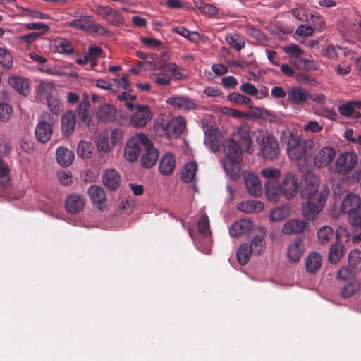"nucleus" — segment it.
Here are the masks:
<instances>
[{"instance_id": "nucleus-17", "label": "nucleus", "mask_w": 361, "mask_h": 361, "mask_svg": "<svg viewBox=\"0 0 361 361\" xmlns=\"http://www.w3.org/2000/svg\"><path fill=\"white\" fill-rule=\"evenodd\" d=\"M309 99L307 90L300 87H293L287 93V100L293 104L302 105Z\"/></svg>"}, {"instance_id": "nucleus-56", "label": "nucleus", "mask_w": 361, "mask_h": 361, "mask_svg": "<svg viewBox=\"0 0 361 361\" xmlns=\"http://www.w3.org/2000/svg\"><path fill=\"white\" fill-rule=\"evenodd\" d=\"M106 22L111 25L120 26L124 23L123 16L117 12L116 10H112V12L109 14L106 18Z\"/></svg>"}, {"instance_id": "nucleus-51", "label": "nucleus", "mask_w": 361, "mask_h": 361, "mask_svg": "<svg viewBox=\"0 0 361 361\" xmlns=\"http://www.w3.org/2000/svg\"><path fill=\"white\" fill-rule=\"evenodd\" d=\"M197 228L200 233L204 237H207L211 234L209 219L207 215H203L200 217L197 223Z\"/></svg>"}, {"instance_id": "nucleus-10", "label": "nucleus", "mask_w": 361, "mask_h": 361, "mask_svg": "<svg viewBox=\"0 0 361 361\" xmlns=\"http://www.w3.org/2000/svg\"><path fill=\"white\" fill-rule=\"evenodd\" d=\"M336 156V150L332 147L325 146L314 150L313 154L314 164L317 167L322 168L330 165Z\"/></svg>"}, {"instance_id": "nucleus-19", "label": "nucleus", "mask_w": 361, "mask_h": 361, "mask_svg": "<svg viewBox=\"0 0 361 361\" xmlns=\"http://www.w3.org/2000/svg\"><path fill=\"white\" fill-rule=\"evenodd\" d=\"M204 142L212 152H218L221 147L219 132L215 129H207L205 132Z\"/></svg>"}, {"instance_id": "nucleus-24", "label": "nucleus", "mask_w": 361, "mask_h": 361, "mask_svg": "<svg viewBox=\"0 0 361 361\" xmlns=\"http://www.w3.org/2000/svg\"><path fill=\"white\" fill-rule=\"evenodd\" d=\"M252 221L250 219H241L235 221L229 229L232 237H238L248 232L252 227Z\"/></svg>"}, {"instance_id": "nucleus-48", "label": "nucleus", "mask_w": 361, "mask_h": 361, "mask_svg": "<svg viewBox=\"0 0 361 361\" xmlns=\"http://www.w3.org/2000/svg\"><path fill=\"white\" fill-rule=\"evenodd\" d=\"M114 145L111 142L109 138L106 135H101L97 140V148L99 152L107 153L111 152Z\"/></svg>"}, {"instance_id": "nucleus-42", "label": "nucleus", "mask_w": 361, "mask_h": 361, "mask_svg": "<svg viewBox=\"0 0 361 361\" xmlns=\"http://www.w3.org/2000/svg\"><path fill=\"white\" fill-rule=\"evenodd\" d=\"M289 215V207L287 206H281L272 209L270 212L269 218L272 221H280L288 217Z\"/></svg>"}, {"instance_id": "nucleus-46", "label": "nucleus", "mask_w": 361, "mask_h": 361, "mask_svg": "<svg viewBox=\"0 0 361 361\" xmlns=\"http://www.w3.org/2000/svg\"><path fill=\"white\" fill-rule=\"evenodd\" d=\"M93 147L91 142L81 140L79 142L77 149V154L79 157L86 159L92 154Z\"/></svg>"}, {"instance_id": "nucleus-43", "label": "nucleus", "mask_w": 361, "mask_h": 361, "mask_svg": "<svg viewBox=\"0 0 361 361\" xmlns=\"http://www.w3.org/2000/svg\"><path fill=\"white\" fill-rule=\"evenodd\" d=\"M343 255V245L341 243L336 242L331 245L329 252V260L332 264L337 263Z\"/></svg>"}, {"instance_id": "nucleus-31", "label": "nucleus", "mask_w": 361, "mask_h": 361, "mask_svg": "<svg viewBox=\"0 0 361 361\" xmlns=\"http://www.w3.org/2000/svg\"><path fill=\"white\" fill-rule=\"evenodd\" d=\"M159 72L152 73V80L158 85H169L171 82V77L169 72L164 68V64L157 68Z\"/></svg>"}, {"instance_id": "nucleus-47", "label": "nucleus", "mask_w": 361, "mask_h": 361, "mask_svg": "<svg viewBox=\"0 0 361 361\" xmlns=\"http://www.w3.org/2000/svg\"><path fill=\"white\" fill-rule=\"evenodd\" d=\"M9 171L8 165L0 158V187L5 188L8 185Z\"/></svg>"}, {"instance_id": "nucleus-21", "label": "nucleus", "mask_w": 361, "mask_h": 361, "mask_svg": "<svg viewBox=\"0 0 361 361\" xmlns=\"http://www.w3.org/2000/svg\"><path fill=\"white\" fill-rule=\"evenodd\" d=\"M307 223L302 219H293L288 221L282 227V233L285 235H293L304 231Z\"/></svg>"}, {"instance_id": "nucleus-58", "label": "nucleus", "mask_w": 361, "mask_h": 361, "mask_svg": "<svg viewBox=\"0 0 361 361\" xmlns=\"http://www.w3.org/2000/svg\"><path fill=\"white\" fill-rule=\"evenodd\" d=\"M348 262L350 266L353 268L361 267V251L354 250L349 253Z\"/></svg>"}, {"instance_id": "nucleus-62", "label": "nucleus", "mask_w": 361, "mask_h": 361, "mask_svg": "<svg viewBox=\"0 0 361 361\" xmlns=\"http://www.w3.org/2000/svg\"><path fill=\"white\" fill-rule=\"evenodd\" d=\"M38 37L39 34H35V32H31L29 34L20 36L18 39L19 43L22 44H25L27 47H28Z\"/></svg>"}, {"instance_id": "nucleus-34", "label": "nucleus", "mask_w": 361, "mask_h": 361, "mask_svg": "<svg viewBox=\"0 0 361 361\" xmlns=\"http://www.w3.org/2000/svg\"><path fill=\"white\" fill-rule=\"evenodd\" d=\"M355 109H361V101L351 100L338 107L339 113L345 117L351 116Z\"/></svg>"}, {"instance_id": "nucleus-29", "label": "nucleus", "mask_w": 361, "mask_h": 361, "mask_svg": "<svg viewBox=\"0 0 361 361\" xmlns=\"http://www.w3.org/2000/svg\"><path fill=\"white\" fill-rule=\"evenodd\" d=\"M116 115V109L110 104H104L97 111V118L104 122H111L115 120Z\"/></svg>"}, {"instance_id": "nucleus-25", "label": "nucleus", "mask_w": 361, "mask_h": 361, "mask_svg": "<svg viewBox=\"0 0 361 361\" xmlns=\"http://www.w3.org/2000/svg\"><path fill=\"white\" fill-rule=\"evenodd\" d=\"M73 152L64 147H59L56 151V159L57 163L63 167L70 166L74 160Z\"/></svg>"}, {"instance_id": "nucleus-54", "label": "nucleus", "mask_w": 361, "mask_h": 361, "mask_svg": "<svg viewBox=\"0 0 361 361\" xmlns=\"http://www.w3.org/2000/svg\"><path fill=\"white\" fill-rule=\"evenodd\" d=\"M0 63L6 69L13 66V56L5 48L0 47Z\"/></svg>"}, {"instance_id": "nucleus-57", "label": "nucleus", "mask_w": 361, "mask_h": 361, "mask_svg": "<svg viewBox=\"0 0 361 361\" xmlns=\"http://www.w3.org/2000/svg\"><path fill=\"white\" fill-rule=\"evenodd\" d=\"M261 175L267 180L277 181L281 173L277 169L267 168L261 171Z\"/></svg>"}, {"instance_id": "nucleus-12", "label": "nucleus", "mask_w": 361, "mask_h": 361, "mask_svg": "<svg viewBox=\"0 0 361 361\" xmlns=\"http://www.w3.org/2000/svg\"><path fill=\"white\" fill-rule=\"evenodd\" d=\"M283 51L288 54L290 62L298 69L301 70L305 62L304 51L297 44H290L283 47Z\"/></svg>"}, {"instance_id": "nucleus-41", "label": "nucleus", "mask_w": 361, "mask_h": 361, "mask_svg": "<svg viewBox=\"0 0 361 361\" xmlns=\"http://www.w3.org/2000/svg\"><path fill=\"white\" fill-rule=\"evenodd\" d=\"M225 40L230 47L238 51L243 49L245 46V40L237 33L226 35Z\"/></svg>"}, {"instance_id": "nucleus-26", "label": "nucleus", "mask_w": 361, "mask_h": 361, "mask_svg": "<svg viewBox=\"0 0 361 361\" xmlns=\"http://www.w3.org/2000/svg\"><path fill=\"white\" fill-rule=\"evenodd\" d=\"M159 157L158 150L153 147L152 142L149 146H145V152L142 156V164L145 168L153 166Z\"/></svg>"}, {"instance_id": "nucleus-22", "label": "nucleus", "mask_w": 361, "mask_h": 361, "mask_svg": "<svg viewBox=\"0 0 361 361\" xmlns=\"http://www.w3.org/2000/svg\"><path fill=\"white\" fill-rule=\"evenodd\" d=\"M61 131L66 136L73 133L75 126V115L72 111H67L61 116Z\"/></svg>"}, {"instance_id": "nucleus-55", "label": "nucleus", "mask_w": 361, "mask_h": 361, "mask_svg": "<svg viewBox=\"0 0 361 361\" xmlns=\"http://www.w3.org/2000/svg\"><path fill=\"white\" fill-rule=\"evenodd\" d=\"M24 27L29 30H37L35 34H39V37L46 33L49 30V27L44 23H30L24 25Z\"/></svg>"}, {"instance_id": "nucleus-53", "label": "nucleus", "mask_w": 361, "mask_h": 361, "mask_svg": "<svg viewBox=\"0 0 361 361\" xmlns=\"http://www.w3.org/2000/svg\"><path fill=\"white\" fill-rule=\"evenodd\" d=\"M335 237L336 242L342 243V241L348 242L350 238V231L345 226H339L336 228Z\"/></svg>"}, {"instance_id": "nucleus-61", "label": "nucleus", "mask_w": 361, "mask_h": 361, "mask_svg": "<svg viewBox=\"0 0 361 361\" xmlns=\"http://www.w3.org/2000/svg\"><path fill=\"white\" fill-rule=\"evenodd\" d=\"M295 79L299 83L304 85H313L316 82L314 78H312L310 75L303 73H296Z\"/></svg>"}, {"instance_id": "nucleus-36", "label": "nucleus", "mask_w": 361, "mask_h": 361, "mask_svg": "<svg viewBox=\"0 0 361 361\" xmlns=\"http://www.w3.org/2000/svg\"><path fill=\"white\" fill-rule=\"evenodd\" d=\"M252 253H253L252 250L249 246V244H242L236 251V257L238 263L241 265L246 264L249 262Z\"/></svg>"}, {"instance_id": "nucleus-9", "label": "nucleus", "mask_w": 361, "mask_h": 361, "mask_svg": "<svg viewBox=\"0 0 361 361\" xmlns=\"http://www.w3.org/2000/svg\"><path fill=\"white\" fill-rule=\"evenodd\" d=\"M153 114L147 105H136V111L130 116V123L135 128L145 127L152 118Z\"/></svg>"}, {"instance_id": "nucleus-39", "label": "nucleus", "mask_w": 361, "mask_h": 361, "mask_svg": "<svg viewBox=\"0 0 361 361\" xmlns=\"http://www.w3.org/2000/svg\"><path fill=\"white\" fill-rule=\"evenodd\" d=\"M172 32L177 33L191 42L197 43L200 41V36L197 32L190 31L183 26H178L172 29Z\"/></svg>"}, {"instance_id": "nucleus-6", "label": "nucleus", "mask_w": 361, "mask_h": 361, "mask_svg": "<svg viewBox=\"0 0 361 361\" xmlns=\"http://www.w3.org/2000/svg\"><path fill=\"white\" fill-rule=\"evenodd\" d=\"M157 126L168 137H178L183 133L186 121L183 116H179L171 119L161 118L160 122L157 121Z\"/></svg>"}, {"instance_id": "nucleus-44", "label": "nucleus", "mask_w": 361, "mask_h": 361, "mask_svg": "<svg viewBox=\"0 0 361 361\" xmlns=\"http://www.w3.org/2000/svg\"><path fill=\"white\" fill-rule=\"evenodd\" d=\"M90 107V104L87 101L82 100L79 102L77 108L76 113L79 118L78 123L79 124L84 123L88 118L89 112L88 109Z\"/></svg>"}, {"instance_id": "nucleus-64", "label": "nucleus", "mask_w": 361, "mask_h": 361, "mask_svg": "<svg viewBox=\"0 0 361 361\" xmlns=\"http://www.w3.org/2000/svg\"><path fill=\"white\" fill-rule=\"evenodd\" d=\"M48 106L52 114L57 115L61 110V105L60 102L56 100L54 97L47 99Z\"/></svg>"}, {"instance_id": "nucleus-50", "label": "nucleus", "mask_w": 361, "mask_h": 361, "mask_svg": "<svg viewBox=\"0 0 361 361\" xmlns=\"http://www.w3.org/2000/svg\"><path fill=\"white\" fill-rule=\"evenodd\" d=\"M54 46L60 54H70L73 50L70 42L64 39H56Z\"/></svg>"}, {"instance_id": "nucleus-2", "label": "nucleus", "mask_w": 361, "mask_h": 361, "mask_svg": "<svg viewBox=\"0 0 361 361\" xmlns=\"http://www.w3.org/2000/svg\"><path fill=\"white\" fill-rule=\"evenodd\" d=\"M281 142L286 143L288 158L297 161L298 167L301 171H307V141L290 130L281 133Z\"/></svg>"}, {"instance_id": "nucleus-7", "label": "nucleus", "mask_w": 361, "mask_h": 361, "mask_svg": "<svg viewBox=\"0 0 361 361\" xmlns=\"http://www.w3.org/2000/svg\"><path fill=\"white\" fill-rule=\"evenodd\" d=\"M56 119L49 113H44L42 115V118L35 128V137L37 140L42 142H48L53 133L52 124L54 123Z\"/></svg>"}, {"instance_id": "nucleus-35", "label": "nucleus", "mask_w": 361, "mask_h": 361, "mask_svg": "<svg viewBox=\"0 0 361 361\" xmlns=\"http://www.w3.org/2000/svg\"><path fill=\"white\" fill-rule=\"evenodd\" d=\"M55 85L51 81H40L37 85L36 92L41 97L47 99L53 97L52 94L54 90Z\"/></svg>"}, {"instance_id": "nucleus-27", "label": "nucleus", "mask_w": 361, "mask_h": 361, "mask_svg": "<svg viewBox=\"0 0 361 361\" xmlns=\"http://www.w3.org/2000/svg\"><path fill=\"white\" fill-rule=\"evenodd\" d=\"M176 167L175 157L170 153H166L161 159L159 171L161 174L167 176L171 174Z\"/></svg>"}, {"instance_id": "nucleus-38", "label": "nucleus", "mask_w": 361, "mask_h": 361, "mask_svg": "<svg viewBox=\"0 0 361 361\" xmlns=\"http://www.w3.org/2000/svg\"><path fill=\"white\" fill-rule=\"evenodd\" d=\"M164 68L169 72L171 80L181 81L186 79L187 76L182 72V68L175 63H167L164 64Z\"/></svg>"}, {"instance_id": "nucleus-60", "label": "nucleus", "mask_w": 361, "mask_h": 361, "mask_svg": "<svg viewBox=\"0 0 361 361\" xmlns=\"http://www.w3.org/2000/svg\"><path fill=\"white\" fill-rule=\"evenodd\" d=\"M291 13L298 20L305 22L309 20L307 10L303 7H296L291 10Z\"/></svg>"}, {"instance_id": "nucleus-32", "label": "nucleus", "mask_w": 361, "mask_h": 361, "mask_svg": "<svg viewBox=\"0 0 361 361\" xmlns=\"http://www.w3.org/2000/svg\"><path fill=\"white\" fill-rule=\"evenodd\" d=\"M197 168V164L195 161L186 163L181 171V180L186 183L192 182L195 179Z\"/></svg>"}, {"instance_id": "nucleus-40", "label": "nucleus", "mask_w": 361, "mask_h": 361, "mask_svg": "<svg viewBox=\"0 0 361 361\" xmlns=\"http://www.w3.org/2000/svg\"><path fill=\"white\" fill-rule=\"evenodd\" d=\"M238 209L245 213L259 212L264 209V204L257 200L245 201L238 205Z\"/></svg>"}, {"instance_id": "nucleus-5", "label": "nucleus", "mask_w": 361, "mask_h": 361, "mask_svg": "<svg viewBox=\"0 0 361 361\" xmlns=\"http://www.w3.org/2000/svg\"><path fill=\"white\" fill-rule=\"evenodd\" d=\"M151 140L143 133L137 134V135L130 138L125 147L124 156L127 161L133 162L135 161L140 152L141 145L149 146Z\"/></svg>"}, {"instance_id": "nucleus-23", "label": "nucleus", "mask_w": 361, "mask_h": 361, "mask_svg": "<svg viewBox=\"0 0 361 361\" xmlns=\"http://www.w3.org/2000/svg\"><path fill=\"white\" fill-rule=\"evenodd\" d=\"M9 85L19 94L27 95L30 93V87L29 80L20 76L10 77Z\"/></svg>"}, {"instance_id": "nucleus-59", "label": "nucleus", "mask_w": 361, "mask_h": 361, "mask_svg": "<svg viewBox=\"0 0 361 361\" xmlns=\"http://www.w3.org/2000/svg\"><path fill=\"white\" fill-rule=\"evenodd\" d=\"M13 112L12 107L8 104L1 103L0 104V121L2 122L8 121Z\"/></svg>"}, {"instance_id": "nucleus-16", "label": "nucleus", "mask_w": 361, "mask_h": 361, "mask_svg": "<svg viewBox=\"0 0 361 361\" xmlns=\"http://www.w3.org/2000/svg\"><path fill=\"white\" fill-rule=\"evenodd\" d=\"M102 181L109 190H116L121 185V178L116 169H109L104 172Z\"/></svg>"}, {"instance_id": "nucleus-3", "label": "nucleus", "mask_w": 361, "mask_h": 361, "mask_svg": "<svg viewBox=\"0 0 361 361\" xmlns=\"http://www.w3.org/2000/svg\"><path fill=\"white\" fill-rule=\"evenodd\" d=\"M358 157L354 152H345L338 156L334 166H330L329 170L338 175L347 176L357 164Z\"/></svg>"}, {"instance_id": "nucleus-11", "label": "nucleus", "mask_w": 361, "mask_h": 361, "mask_svg": "<svg viewBox=\"0 0 361 361\" xmlns=\"http://www.w3.org/2000/svg\"><path fill=\"white\" fill-rule=\"evenodd\" d=\"M166 103L174 109L180 111H192L197 109L196 102L187 96L174 95L166 99Z\"/></svg>"}, {"instance_id": "nucleus-18", "label": "nucleus", "mask_w": 361, "mask_h": 361, "mask_svg": "<svg viewBox=\"0 0 361 361\" xmlns=\"http://www.w3.org/2000/svg\"><path fill=\"white\" fill-rule=\"evenodd\" d=\"M304 252V243L301 239L297 238L288 247L287 257L291 262L296 263L300 261Z\"/></svg>"}, {"instance_id": "nucleus-28", "label": "nucleus", "mask_w": 361, "mask_h": 361, "mask_svg": "<svg viewBox=\"0 0 361 361\" xmlns=\"http://www.w3.org/2000/svg\"><path fill=\"white\" fill-rule=\"evenodd\" d=\"M267 198L272 202H276L280 195H282L281 183L277 181L267 180L264 184Z\"/></svg>"}, {"instance_id": "nucleus-63", "label": "nucleus", "mask_w": 361, "mask_h": 361, "mask_svg": "<svg viewBox=\"0 0 361 361\" xmlns=\"http://www.w3.org/2000/svg\"><path fill=\"white\" fill-rule=\"evenodd\" d=\"M314 32V29L310 25H300L296 30L295 34L299 36L309 37L311 36Z\"/></svg>"}, {"instance_id": "nucleus-33", "label": "nucleus", "mask_w": 361, "mask_h": 361, "mask_svg": "<svg viewBox=\"0 0 361 361\" xmlns=\"http://www.w3.org/2000/svg\"><path fill=\"white\" fill-rule=\"evenodd\" d=\"M239 145L244 148L247 152H251L252 140L250 135V132L247 126H241L238 131Z\"/></svg>"}, {"instance_id": "nucleus-1", "label": "nucleus", "mask_w": 361, "mask_h": 361, "mask_svg": "<svg viewBox=\"0 0 361 361\" xmlns=\"http://www.w3.org/2000/svg\"><path fill=\"white\" fill-rule=\"evenodd\" d=\"M303 181L304 183L301 184L293 173H285L281 180L282 195L290 200L295 197L300 189L302 196L307 197V202L302 208V215L307 220H314L324 207L326 197L318 191L317 176L312 173H306Z\"/></svg>"}, {"instance_id": "nucleus-37", "label": "nucleus", "mask_w": 361, "mask_h": 361, "mask_svg": "<svg viewBox=\"0 0 361 361\" xmlns=\"http://www.w3.org/2000/svg\"><path fill=\"white\" fill-rule=\"evenodd\" d=\"M335 232L334 229L328 226L321 227L317 231V237L319 242L322 245L328 244L334 239Z\"/></svg>"}, {"instance_id": "nucleus-52", "label": "nucleus", "mask_w": 361, "mask_h": 361, "mask_svg": "<svg viewBox=\"0 0 361 361\" xmlns=\"http://www.w3.org/2000/svg\"><path fill=\"white\" fill-rule=\"evenodd\" d=\"M252 247V252L257 255H259L264 248V236L256 235L255 236L251 243L249 245Z\"/></svg>"}, {"instance_id": "nucleus-14", "label": "nucleus", "mask_w": 361, "mask_h": 361, "mask_svg": "<svg viewBox=\"0 0 361 361\" xmlns=\"http://www.w3.org/2000/svg\"><path fill=\"white\" fill-rule=\"evenodd\" d=\"M243 178L248 192L255 197L260 196L262 193V188L258 177L252 173L245 172Z\"/></svg>"}, {"instance_id": "nucleus-45", "label": "nucleus", "mask_w": 361, "mask_h": 361, "mask_svg": "<svg viewBox=\"0 0 361 361\" xmlns=\"http://www.w3.org/2000/svg\"><path fill=\"white\" fill-rule=\"evenodd\" d=\"M359 288L358 283L349 282L341 288L340 295L343 298H350L353 296L359 290Z\"/></svg>"}, {"instance_id": "nucleus-15", "label": "nucleus", "mask_w": 361, "mask_h": 361, "mask_svg": "<svg viewBox=\"0 0 361 361\" xmlns=\"http://www.w3.org/2000/svg\"><path fill=\"white\" fill-rule=\"evenodd\" d=\"M85 206V201L81 195L71 194L67 196L65 201L66 212L71 214H76L81 212Z\"/></svg>"}, {"instance_id": "nucleus-4", "label": "nucleus", "mask_w": 361, "mask_h": 361, "mask_svg": "<svg viewBox=\"0 0 361 361\" xmlns=\"http://www.w3.org/2000/svg\"><path fill=\"white\" fill-rule=\"evenodd\" d=\"M243 149L233 139L227 140L224 142V152L226 159L223 161V166L228 173L233 168L234 164L239 163L241 161Z\"/></svg>"}, {"instance_id": "nucleus-20", "label": "nucleus", "mask_w": 361, "mask_h": 361, "mask_svg": "<svg viewBox=\"0 0 361 361\" xmlns=\"http://www.w3.org/2000/svg\"><path fill=\"white\" fill-rule=\"evenodd\" d=\"M88 195L97 208L102 210V204L106 202V193L104 189L98 185H91L87 190Z\"/></svg>"}, {"instance_id": "nucleus-8", "label": "nucleus", "mask_w": 361, "mask_h": 361, "mask_svg": "<svg viewBox=\"0 0 361 361\" xmlns=\"http://www.w3.org/2000/svg\"><path fill=\"white\" fill-rule=\"evenodd\" d=\"M259 147L263 158L267 160L274 159L280 152L278 141L273 135L263 136Z\"/></svg>"}, {"instance_id": "nucleus-30", "label": "nucleus", "mask_w": 361, "mask_h": 361, "mask_svg": "<svg viewBox=\"0 0 361 361\" xmlns=\"http://www.w3.org/2000/svg\"><path fill=\"white\" fill-rule=\"evenodd\" d=\"M322 266V257L317 252H311L305 259V267L309 273L318 271Z\"/></svg>"}, {"instance_id": "nucleus-49", "label": "nucleus", "mask_w": 361, "mask_h": 361, "mask_svg": "<svg viewBox=\"0 0 361 361\" xmlns=\"http://www.w3.org/2000/svg\"><path fill=\"white\" fill-rule=\"evenodd\" d=\"M196 7L202 13L214 16L218 14V8L212 4L204 3L202 1L195 2Z\"/></svg>"}, {"instance_id": "nucleus-13", "label": "nucleus", "mask_w": 361, "mask_h": 361, "mask_svg": "<svg viewBox=\"0 0 361 361\" xmlns=\"http://www.w3.org/2000/svg\"><path fill=\"white\" fill-rule=\"evenodd\" d=\"M68 25L73 28L82 31H94L99 32L100 30H105L102 25L96 24L90 17L74 19L68 23Z\"/></svg>"}]
</instances>
